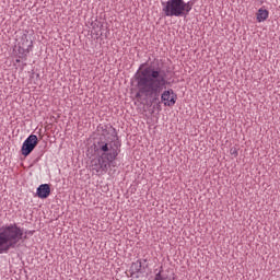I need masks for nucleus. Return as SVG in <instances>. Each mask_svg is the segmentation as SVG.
I'll list each match as a JSON object with an SVG mask.
<instances>
[{
	"label": "nucleus",
	"mask_w": 280,
	"mask_h": 280,
	"mask_svg": "<svg viewBox=\"0 0 280 280\" xmlns=\"http://www.w3.org/2000/svg\"><path fill=\"white\" fill-rule=\"evenodd\" d=\"M137 94L136 97H145L151 100L152 104H156L161 93L167 86V72L162 70L161 67L150 65L140 68L135 75Z\"/></svg>",
	"instance_id": "nucleus-1"
},
{
	"label": "nucleus",
	"mask_w": 280,
	"mask_h": 280,
	"mask_svg": "<svg viewBox=\"0 0 280 280\" xmlns=\"http://www.w3.org/2000/svg\"><path fill=\"white\" fill-rule=\"evenodd\" d=\"M106 135H108V129L102 127L103 138L101 137L100 141L95 144L96 152L101 155L92 159L90 162V170L96 176H104L108 172V167L113 165V161L119 156V148H121L117 136L106 138Z\"/></svg>",
	"instance_id": "nucleus-2"
},
{
	"label": "nucleus",
	"mask_w": 280,
	"mask_h": 280,
	"mask_svg": "<svg viewBox=\"0 0 280 280\" xmlns=\"http://www.w3.org/2000/svg\"><path fill=\"white\" fill-rule=\"evenodd\" d=\"M20 240L25 242L27 234L23 235V229L19 228L16 223L3 225L0 228V255L10 253L12 248H16Z\"/></svg>",
	"instance_id": "nucleus-3"
},
{
	"label": "nucleus",
	"mask_w": 280,
	"mask_h": 280,
	"mask_svg": "<svg viewBox=\"0 0 280 280\" xmlns=\"http://www.w3.org/2000/svg\"><path fill=\"white\" fill-rule=\"evenodd\" d=\"M162 5L165 16H185L183 10V0H168L166 3L163 2Z\"/></svg>",
	"instance_id": "nucleus-4"
},
{
	"label": "nucleus",
	"mask_w": 280,
	"mask_h": 280,
	"mask_svg": "<svg viewBox=\"0 0 280 280\" xmlns=\"http://www.w3.org/2000/svg\"><path fill=\"white\" fill-rule=\"evenodd\" d=\"M38 145V137L36 135H31L26 138V140L22 144V155L23 156H30L32 152H34V149Z\"/></svg>",
	"instance_id": "nucleus-5"
},
{
	"label": "nucleus",
	"mask_w": 280,
	"mask_h": 280,
	"mask_svg": "<svg viewBox=\"0 0 280 280\" xmlns=\"http://www.w3.org/2000/svg\"><path fill=\"white\" fill-rule=\"evenodd\" d=\"M176 100H178V95L174 93V90H165L161 94V101L163 102L164 106L172 107L176 104Z\"/></svg>",
	"instance_id": "nucleus-6"
},
{
	"label": "nucleus",
	"mask_w": 280,
	"mask_h": 280,
	"mask_svg": "<svg viewBox=\"0 0 280 280\" xmlns=\"http://www.w3.org/2000/svg\"><path fill=\"white\" fill-rule=\"evenodd\" d=\"M147 259H143V260H137L136 262H132L131 264V267H130V275L131 277H139V272L141 275H143V272H145V268H148V265L147 264Z\"/></svg>",
	"instance_id": "nucleus-7"
},
{
	"label": "nucleus",
	"mask_w": 280,
	"mask_h": 280,
	"mask_svg": "<svg viewBox=\"0 0 280 280\" xmlns=\"http://www.w3.org/2000/svg\"><path fill=\"white\" fill-rule=\"evenodd\" d=\"M36 194L38 198H42V199L49 198L51 194V187L49 186V184H42L37 188Z\"/></svg>",
	"instance_id": "nucleus-8"
},
{
	"label": "nucleus",
	"mask_w": 280,
	"mask_h": 280,
	"mask_svg": "<svg viewBox=\"0 0 280 280\" xmlns=\"http://www.w3.org/2000/svg\"><path fill=\"white\" fill-rule=\"evenodd\" d=\"M269 12L266 9H259L257 12V21L261 23L268 19Z\"/></svg>",
	"instance_id": "nucleus-9"
},
{
	"label": "nucleus",
	"mask_w": 280,
	"mask_h": 280,
	"mask_svg": "<svg viewBox=\"0 0 280 280\" xmlns=\"http://www.w3.org/2000/svg\"><path fill=\"white\" fill-rule=\"evenodd\" d=\"M191 8H194V2H184L183 0V10H184V16H187L189 12H191Z\"/></svg>",
	"instance_id": "nucleus-10"
},
{
	"label": "nucleus",
	"mask_w": 280,
	"mask_h": 280,
	"mask_svg": "<svg viewBox=\"0 0 280 280\" xmlns=\"http://www.w3.org/2000/svg\"><path fill=\"white\" fill-rule=\"evenodd\" d=\"M230 154L234 158H237L238 153H237V149L236 148H232L230 149Z\"/></svg>",
	"instance_id": "nucleus-11"
},
{
	"label": "nucleus",
	"mask_w": 280,
	"mask_h": 280,
	"mask_svg": "<svg viewBox=\"0 0 280 280\" xmlns=\"http://www.w3.org/2000/svg\"><path fill=\"white\" fill-rule=\"evenodd\" d=\"M154 280H163V277L161 276V271H159V273L155 275Z\"/></svg>",
	"instance_id": "nucleus-12"
},
{
	"label": "nucleus",
	"mask_w": 280,
	"mask_h": 280,
	"mask_svg": "<svg viewBox=\"0 0 280 280\" xmlns=\"http://www.w3.org/2000/svg\"><path fill=\"white\" fill-rule=\"evenodd\" d=\"M30 49H32V42L30 43V45L27 46V48L25 49L26 54H30Z\"/></svg>",
	"instance_id": "nucleus-13"
},
{
	"label": "nucleus",
	"mask_w": 280,
	"mask_h": 280,
	"mask_svg": "<svg viewBox=\"0 0 280 280\" xmlns=\"http://www.w3.org/2000/svg\"><path fill=\"white\" fill-rule=\"evenodd\" d=\"M25 235H34V231L25 232Z\"/></svg>",
	"instance_id": "nucleus-14"
},
{
	"label": "nucleus",
	"mask_w": 280,
	"mask_h": 280,
	"mask_svg": "<svg viewBox=\"0 0 280 280\" xmlns=\"http://www.w3.org/2000/svg\"><path fill=\"white\" fill-rule=\"evenodd\" d=\"M22 38H23L24 40H26V43H30V42L27 40V35H23Z\"/></svg>",
	"instance_id": "nucleus-15"
},
{
	"label": "nucleus",
	"mask_w": 280,
	"mask_h": 280,
	"mask_svg": "<svg viewBox=\"0 0 280 280\" xmlns=\"http://www.w3.org/2000/svg\"><path fill=\"white\" fill-rule=\"evenodd\" d=\"M156 102H158V104H161V101H159V98H158V101H156Z\"/></svg>",
	"instance_id": "nucleus-16"
},
{
	"label": "nucleus",
	"mask_w": 280,
	"mask_h": 280,
	"mask_svg": "<svg viewBox=\"0 0 280 280\" xmlns=\"http://www.w3.org/2000/svg\"><path fill=\"white\" fill-rule=\"evenodd\" d=\"M16 62H21V60H20V59H16Z\"/></svg>",
	"instance_id": "nucleus-17"
}]
</instances>
